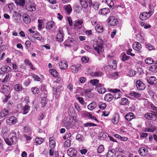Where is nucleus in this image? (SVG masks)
<instances>
[{
  "instance_id": "nucleus-1",
  "label": "nucleus",
  "mask_w": 157,
  "mask_h": 157,
  "mask_svg": "<svg viewBox=\"0 0 157 157\" xmlns=\"http://www.w3.org/2000/svg\"><path fill=\"white\" fill-rule=\"evenodd\" d=\"M16 133L15 132H11L9 136L10 139L6 138L4 140L6 143L9 145H11L13 144H14L17 140V138L16 137Z\"/></svg>"
},
{
  "instance_id": "nucleus-2",
  "label": "nucleus",
  "mask_w": 157,
  "mask_h": 157,
  "mask_svg": "<svg viewBox=\"0 0 157 157\" xmlns=\"http://www.w3.org/2000/svg\"><path fill=\"white\" fill-rule=\"evenodd\" d=\"M153 10H150L148 12H143L141 13L140 16V18L142 20H145L151 16L153 13Z\"/></svg>"
},
{
  "instance_id": "nucleus-3",
  "label": "nucleus",
  "mask_w": 157,
  "mask_h": 157,
  "mask_svg": "<svg viewBox=\"0 0 157 157\" xmlns=\"http://www.w3.org/2000/svg\"><path fill=\"white\" fill-rule=\"evenodd\" d=\"M107 22L111 26H114L118 23L117 19L113 16H110L107 19Z\"/></svg>"
},
{
  "instance_id": "nucleus-4",
  "label": "nucleus",
  "mask_w": 157,
  "mask_h": 157,
  "mask_svg": "<svg viewBox=\"0 0 157 157\" xmlns=\"http://www.w3.org/2000/svg\"><path fill=\"white\" fill-rule=\"evenodd\" d=\"M9 77V74L7 72L0 73V81L2 82H7Z\"/></svg>"
},
{
  "instance_id": "nucleus-5",
  "label": "nucleus",
  "mask_w": 157,
  "mask_h": 157,
  "mask_svg": "<svg viewBox=\"0 0 157 157\" xmlns=\"http://www.w3.org/2000/svg\"><path fill=\"white\" fill-rule=\"evenodd\" d=\"M137 89L139 90H143L145 88L144 84L140 80H137L136 83Z\"/></svg>"
},
{
  "instance_id": "nucleus-6",
  "label": "nucleus",
  "mask_w": 157,
  "mask_h": 157,
  "mask_svg": "<svg viewBox=\"0 0 157 157\" xmlns=\"http://www.w3.org/2000/svg\"><path fill=\"white\" fill-rule=\"evenodd\" d=\"M67 154L71 157H75L77 155V152L75 149L71 147L68 149Z\"/></svg>"
},
{
  "instance_id": "nucleus-7",
  "label": "nucleus",
  "mask_w": 157,
  "mask_h": 157,
  "mask_svg": "<svg viewBox=\"0 0 157 157\" xmlns=\"http://www.w3.org/2000/svg\"><path fill=\"white\" fill-rule=\"evenodd\" d=\"M63 31L61 29H59L56 37V40L58 42H62L63 40Z\"/></svg>"
},
{
  "instance_id": "nucleus-8",
  "label": "nucleus",
  "mask_w": 157,
  "mask_h": 157,
  "mask_svg": "<svg viewBox=\"0 0 157 157\" xmlns=\"http://www.w3.org/2000/svg\"><path fill=\"white\" fill-rule=\"evenodd\" d=\"M93 48L99 54H100L104 51L102 44H97L96 46L94 45L93 46Z\"/></svg>"
},
{
  "instance_id": "nucleus-9",
  "label": "nucleus",
  "mask_w": 157,
  "mask_h": 157,
  "mask_svg": "<svg viewBox=\"0 0 157 157\" xmlns=\"http://www.w3.org/2000/svg\"><path fill=\"white\" fill-rule=\"evenodd\" d=\"M132 48L134 50L139 51L140 53L141 52L140 50L142 48V46L139 42H134L132 45Z\"/></svg>"
},
{
  "instance_id": "nucleus-10",
  "label": "nucleus",
  "mask_w": 157,
  "mask_h": 157,
  "mask_svg": "<svg viewBox=\"0 0 157 157\" xmlns=\"http://www.w3.org/2000/svg\"><path fill=\"white\" fill-rule=\"evenodd\" d=\"M26 9L30 12L36 10V5L33 3H29L26 6Z\"/></svg>"
},
{
  "instance_id": "nucleus-11",
  "label": "nucleus",
  "mask_w": 157,
  "mask_h": 157,
  "mask_svg": "<svg viewBox=\"0 0 157 157\" xmlns=\"http://www.w3.org/2000/svg\"><path fill=\"white\" fill-rule=\"evenodd\" d=\"M81 68V65L80 64L72 65L70 67L71 71L74 73H77L78 71L80 70Z\"/></svg>"
},
{
  "instance_id": "nucleus-12",
  "label": "nucleus",
  "mask_w": 157,
  "mask_h": 157,
  "mask_svg": "<svg viewBox=\"0 0 157 157\" xmlns=\"http://www.w3.org/2000/svg\"><path fill=\"white\" fill-rule=\"evenodd\" d=\"M112 92L114 94L113 98H114L115 99H118L121 97V92L120 90L117 89H111Z\"/></svg>"
},
{
  "instance_id": "nucleus-13",
  "label": "nucleus",
  "mask_w": 157,
  "mask_h": 157,
  "mask_svg": "<svg viewBox=\"0 0 157 157\" xmlns=\"http://www.w3.org/2000/svg\"><path fill=\"white\" fill-rule=\"evenodd\" d=\"M96 89L97 91L100 94H103L106 91V89L101 84H98Z\"/></svg>"
},
{
  "instance_id": "nucleus-14",
  "label": "nucleus",
  "mask_w": 157,
  "mask_h": 157,
  "mask_svg": "<svg viewBox=\"0 0 157 157\" xmlns=\"http://www.w3.org/2000/svg\"><path fill=\"white\" fill-rule=\"evenodd\" d=\"M145 117L147 119L155 120L156 119V115L152 113H147L144 115Z\"/></svg>"
},
{
  "instance_id": "nucleus-15",
  "label": "nucleus",
  "mask_w": 157,
  "mask_h": 157,
  "mask_svg": "<svg viewBox=\"0 0 157 157\" xmlns=\"http://www.w3.org/2000/svg\"><path fill=\"white\" fill-rule=\"evenodd\" d=\"M147 81L148 83L151 85L157 83V79L154 76H151L148 78H147Z\"/></svg>"
},
{
  "instance_id": "nucleus-16",
  "label": "nucleus",
  "mask_w": 157,
  "mask_h": 157,
  "mask_svg": "<svg viewBox=\"0 0 157 157\" xmlns=\"http://www.w3.org/2000/svg\"><path fill=\"white\" fill-rule=\"evenodd\" d=\"M80 4L82 7L84 8H87L89 4L91 6L90 3L89 2V0H80Z\"/></svg>"
},
{
  "instance_id": "nucleus-17",
  "label": "nucleus",
  "mask_w": 157,
  "mask_h": 157,
  "mask_svg": "<svg viewBox=\"0 0 157 157\" xmlns=\"http://www.w3.org/2000/svg\"><path fill=\"white\" fill-rule=\"evenodd\" d=\"M148 150L144 147H142L139 148V153L142 156H145L147 154Z\"/></svg>"
},
{
  "instance_id": "nucleus-18",
  "label": "nucleus",
  "mask_w": 157,
  "mask_h": 157,
  "mask_svg": "<svg viewBox=\"0 0 157 157\" xmlns=\"http://www.w3.org/2000/svg\"><path fill=\"white\" fill-rule=\"evenodd\" d=\"M92 90L90 89H86L85 90L84 92L86 95L89 98H92L94 96L93 93L91 92Z\"/></svg>"
},
{
  "instance_id": "nucleus-19",
  "label": "nucleus",
  "mask_w": 157,
  "mask_h": 157,
  "mask_svg": "<svg viewBox=\"0 0 157 157\" xmlns=\"http://www.w3.org/2000/svg\"><path fill=\"white\" fill-rule=\"evenodd\" d=\"M49 146L52 148H53L56 146V142L54 138L53 137H50L49 139Z\"/></svg>"
},
{
  "instance_id": "nucleus-20",
  "label": "nucleus",
  "mask_w": 157,
  "mask_h": 157,
  "mask_svg": "<svg viewBox=\"0 0 157 157\" xmlns=\"http://www.w3.org/2000/svg\"><path fill=\"white\" fill-rule=\"evenodd\" d=\"M59 66L61 69L64 70L67 68L68 65L66 63V61L63 60L61 61V62L59 63Z\"/></svg>"
},
{
  "instance_id": "nucleus-21",
  "label": "nucleus",
  "mask_w": 157,
  "mask_h": 157,
  "mask_svg": "<svg viewBox=\"0 0 157 157\" xmlns=\"http://www.w3.org/2000/svg\"><path fill=\"white\" fill-rule=\"evenodd\" d=\"M110 12V10L108 8H104L101 9L99 11V13L102 15H105L109 13Z\"/></svg>"
},
{
  "instance_id": "nucleus-22",
  "label": "nucleus",
  "mask_w": 157,
  "mask_h": 157,
  "mask_svg": "<svg viewBox=\"0 0 157 157\" xmlns=\"http://www.w3.org/2000/svg\"><path fill=\"white\" fill-rule=\"evenodd\" d=\"M116 151L114 149H112L109 151L107 155V157H115L116 155Z\"/></svg>"
},
{
  "instance_id": "nucleus-23",
  "label": "nucleus",
  "mask_w": 157,
  "mask_h": 157,
  "mask_svg": "<svg viewBox=\"0 0 157 157\" xmlns=\"http://www.w3.org/2000/svg\"><path fill=\"white\" fill-rule=\"evenodd\" d=\"M8 121H9V124H14L16 123L17 119L15 117L13 116H12L9 118L8 119Z\"/></svg>"
},
{
  "instance_id": "nucleus-24",
  "label": "nucleus",
  "mask_w": 157,
  "mask_h": 157,
  "mask_svg": "<svg viewBox=\"0 0 157 157\" xmlns=\"http://www.w3.org/2000/svg\"><path fill=\"white\" fill-rule=\"evenodd\" d=\"M23 20L26 24H28L30 22V19L29 15L27 14H25L23 16Z\"/></svg>"
},
{
  "instance_id": "nucleus-25",
  "label": "nucleus",
  "mask_w": 157,
  "mask_h": 157,
  "mask_svg": "<svg viewBox=\"0 0 157 157\" xmlns=\"http://www.w3.org/2000/svg\"><path fill=\"white\" fill-rule=\"evenodd\" d=\"M113 98V96L111 94L109 93L105 95L104 99L106 101H110L112 100Z\"/></svg>"
},
{
  "instance_id": "nucleus-26",
  "label": "nucleus",
  "mask_w": 157,
  "mask_h": 157,
  "mask_svg": "<svg viewBox=\"0 0 157 157\" xmlns=\"http://www.w3.org/2000/svg\"><path fill=\"white\" fill-rule=\"evenodd\" d=\"M14 90L17 91H20L22 90L23 87L21 84L20 83L16 84L14 87Z\"/></svg>"
},
{
  "instance_id": "nucleus-27",
  "label": "nucleus",
  "mask_w": 157,
  "mask_h": 157,
  "mask_svg": "<svg viewBox=\"0 0 157 157\" xmlns=\"http://www.w3.org/2000/svg\"><path fill=\"white\" fill-rule=\"evenodd\" d=\"M9 113V111L8 110L4 109L2 110L0 113V119H1L7 115Z\"/></svg>"
},
{
  "instance_id": "nucleus-28",
  "label": "nucleus",
  "mask_w": 157,
  "mask_h": 157,
  "mask_svg": "<svg viewBox=\"0 0 157 157\" xmlns=\"http://www.w3.org/2000/svg\"><path fill=\"white\" fill-rule=\"evenodd\" d=\"M64 10L67 12L69 14L72 10V9L71 5L69 4L65 5L63 6Z\"/></svg>"
},
{
  "instance_id": "nucleus-29",
  "label": "nucleus",
  "mask_w": 157,
  "mask_h": 157,
  "mask_svg": "<svg viewBox=\"0 0 157 157\" xmlns=\"http://www.w3.org/2000/svg\"><path fill=\"white\" fill-rule=\"evenodd\" d=\"M103 75V73L100 71H95L90 73V75L92 76L101 77Z\"/></svg>"
},
{
  "instance_id": "nucleus-30",
  "label": "nucleus",
  "mask_w": 157,
  "mask_h": 157,
  "mask_svg": "<svg viewBox=\"0 0 157 157\" xmlns=\"http://www.w3.org/2000/svg\"><path fill=\"white\" fill-rule=\"evenodd\" d=\"M129 95L130 96H133L136 98H140L141 96L140 94L135 91H131L129 93Z\"/></svg>"
},
{
  "instance_id": "nucleus-31",
  "label": "nucleus",
  "mask_w": 157,
  "mask_h": 157,
  "mask_svg": "<svg viewBox=\"0 0 157 157\" xmlns=\"http://www.w3.org/2000/svg\"><path fill=\"white\" fill-rule=\"evenodd\" d=\"M119 115L118 114H115L112 120V122L114 124H117L118 122Z\"/></svg>"
},
{
  "instance_id": "nucleus-32",
  "label": "nucleus",
  "mask_w": 157,
  "mask_h": 157,
  "mask_svg": "<svg viewBox=\"0 0 157 157\" xmlns=\"http://www.w3.org/2000/svg\"><path fill=\"white\" fill-rule=\"evenodd\" d=\"M149 70L154 73L157 72V63L153 64L149 67Z\"/></svg>"
},
{
  "instance_id": "nucleus-33",
  "label": "nucleus",
  "mask_w": 157,
  "mask_h": 157,
  "mask_svg": "<svg viewBox=\"0 0 157 157\" xmlns=\"http://www.w3.org/2000/svg\"><path fill=\"white\" fill-rule=\"evenodd\" d=\"M125 118L127 120L130 121L134 118V114L132 113H128L125 115Z\"/></svg>"
},
{
  "instance_id": "nucleus-34",
  "label": "nucleus",
  "mask_w": 157,
  "mask_h": 157,
  "mask_svg": "<svg viewBox=\"0 0 157 157\" xmlns=\"http://www.w3.org/2000/svg\"><path fill=\"white\" fill-rule=\"evenodd\" d=\"M30 108V106L28 105L24 106L22 109L23 110V113L24 114H27Z\"/></svg>"
},
{
  "instance_id": "nucleus-35",
  "label": "nucleus",
  "mask_w": 157,
  "mask_h": 157,
  "mask_svg": "<svg viewBox=\"0 0 157 157\" xmlns=\"http://www.w3.org/2000/svg\"><path fill=\"white\" fill-rule=\"evenodd\" d=\"M50 73L54 77H57L58 73L57 71L54 69H51L49 71Z\"/></svg>"
},
{
  "instance_id": "nucleus-36",
  "label": "nucleus",
  "mask_w": 157,
  "mask_h": 157,
  "mask_svg": "<svg viewBox=\"0 0 157 157\" xmlns=\"http://www.w3.org/2000/svg\"><path fill=\"white\" fill-rule=\"evenodd\" d=\"M47 102V100L45 96L43 97L41 100V107H44L46 105Z\"/></svg>"
},
{
  "instance_id": "nucleus-37",
  "label": "nucleus",
  "mask_w": 157,
  "mask_h": 157,
  "mask_svg": "<svg viewBox=\"0 0 157 157\" xmlns=\"http://www.w3.org/2000/svg\"><path fill=\"white\" fill-rule=\"evenodd\" d=\"M96 102H92L88 105L87 108L89 109L92 110L96 107Z\"/></svg>"
},
{
  "instance_id": "nucleus-38",
  "label": "nucleus",
  "mask_w": 157,
  "mask_h": 157,
  "mask_svg": "<svg viewBox=\"0 0 157 157\" xmlns=\"http://www.w3.org/2000/svg\"><path fill=\"white\" fill-rule=\"evenodd\" d=\"M54 93L56 95V98H57L59 97L60 94V90L59 88L58 87L57 88H54Z\"/></svg>"
},
{
  "instance_id": "nucleus-39",
  "label": "nucleus",
  "mask_w": 157,
  "mask_h": 157,
  "mask_svg": "<svg viewBox=\"0 0 157 157\" xmlns=\"http://www.w3.org/2000/svg\"><path fill=\"white\" fill-rule=\"evenodd\" d=\"M25 64L30 66L31 68L33 70H34L35 68L33 67V65L31 62L29 61L28 59H25L24 61Z\"/></svg>"
},
{
  "instance_id": "nucleus-40",
  "label": "nucleus",
  "mask_w": 157,
  "mask_h": 157,
  "mask_svg": "<svg viewBox=\"0 0 157 157\" xmlns=\"http://www.w3.org/2000/svg\"><path fill=\"white\" fill-rule=\"evenodd\" d=\"M106 2L111 9L114 8L113 3L111 0H106Z\"/></svg>"
},
{
  "instance_id": "nucleus-41",
  "label": "nucleus",
  "mask_w": 157,
  "mask_h": 157,
  "mask_svg": "<svg viewBox=\"0 0 157 157\" xmlns=\"http://www.w3.org/2000/svg\"><path fill=\"white\" fill-rule=\"evenodd\" d=\"M55 25L54 23L53 22H48L46 26V29H50L54 26Z\"/></svg>"
},
{
  "instance_id": "nucleus-42",
  "label": "nucleus",
  "mask_w": 157,
  "mask_h": 157,
  "mask_svg": "<svg viewBox=\"0 0 157 157\" xmlns=\"http://www.w3.org/2000/svg\"><path fill=\"white\" fill-rule=\"evenodd\" d=\"M96 31L99 33H102L103 31V28L102 26L99 25H97L95 28Z\"/></svg>"
},
{
  "instance_id": "nucleus-43",
  "label": "nucleus",
  "mask_w": 157,
  "mask_h": 157,
  "mask_svg": "<svg viewBox=\"0 0 157 157\" xmlns=\"http://www.w3.org/2000/svg\"><path fill=\"white\" fill-rule=\"evenodd\" d=\"M121 60L123 61L128 60L130 57L129 56H127L124 53L121 54Z\"/></svg>"
},
{
  "instance_id": "nucleus-44",
  "label": "nucleus",
  "mask_w": 157,
  "mask_h": 157,
  "mask_svg": "<svg viewBox=\"0 0 157 157\" xmlns=\"http://www.w3.org/2000/svg\"><path fill=\"white\" fill-rule=\"evenodd\" d=\"M128 103V100L125 98H122L120 102V104L121 105H125Z\"/></svg>"
},
{
  "instance_id": "nucleus-45",
  "label": "nucleus",
  "mask_w": 157,
  "mask_h": 157,
  "mask_svg": "<svg viewBox=\"0 0 157 157\" xmlns=\"http://www.w3.org/2000/svg\"><path fill=\"white\" fill-rule=\"evenodd\" d=\"M90 5L91 6H92L95 10H97L98 8L99 4L98 2H94L92 4L91 2Z\"/></svg>"
},
{
  "instance_id": "nucleus-46",
  "label": "nucleus",
  "mask_w": 157,
  "mask_h": 157,
  "mask_svg": "<svg viewBox=\"0 0 157 157\" xmlns=\"http://www.w3.org/2000/svg\"><path fill=\"white\" fill-rule=\"evenodd\" d=\"M8 86L6 85H3L0 89V91L3 93H6L8 91L7 88Z\"/></svg>"
},
{
  "instance_id": "nucleus-47",
  "label": "nucleus",
  "mask_w": 157,
  "mask_h": 157,
  "mask_svg": "<svg viewBox=\"0 0 157 157\" xmlns=\"http://www.w3.org/2000/svg\"><path fill=\"white\" fill-rule=\"evenodd\" d=\"M43 141V139L41 138H36L35 139V142L36 143V144H40L42 141Z\"/></svg>"
},
{
  "instance_id": "nucleus-48",
  "label": "nucleus",
  "mask_w": 157,
  "mask_h": 157,
  "mask_svg": "<svg viewBox=\"0 0 157 157\" xmlns=\"http://www.w3.org/2000/svg\"><path fill=\"white\" fill-rule=\"evenodd\" d=\"M146 126L150 128H155L153 127V122L147 121L146 123Z\"/></svg>"
},
{
  "instance_id": "nucleus-49",
  "label": "nucleus",
  "mask_w": 157,
  "mask_h": 157,
  "mask_svg": "<svg viewBox=\"0 0 157 157\" xmlns=\"http://www.w3.org/2000/svg\"><path fill=\"white\" fill-rule=\"evenodd\" d=\"M106 105L105 103L102 102H100L98 104V106L99 108L101 109H105L106 107Z\"/></svg>"
},
{
  "instance_id": "nucleus-50",
  "label": "nucleus",
  "mask_w": 157,
  "mask_h": 157,
  "mask_svg": "<svg viewBox=\"0 0 157 157\" xmlns=\"http://www.w3.org/2000/svg\"><path fill=\"white\" fill-rule=\"evenodd\" d=\"M145 62L146 64H151L153 62V60L151 58H148L145 59Z\"/></svg>"
},
{
  "instance_id": "nucleus-51",
  "label": "nucleus",
  "mask_w": 157,
  "mask_h": 157,
  "mask_svg": "<svg viewBox=\"0 0 157 157\" xmlns=\"http://www.w3.org/2000/svg\"><path fill=\"white\" fill-rule=\"evenodd\" d=\"M71 141L69 140H67L65 141L64 146V147H68L71 146Z\"/></svg>"
},
{
  "instance_id": "nucleus-52",
  "label": "nucleus",
  "mask_w": 157,
  "mask_h": 157,
  "mask_svg": "<svg viewBox=\"0 0 157 157\" xmlns=\"http://www.w3.org/2000/svg\"><path fill=\"white\" fill-rule=\"evenodd\" d=\"M104 147L103 145H100L98 148L97 151L98 153H101L104 151Z\"/></svg>"
},
{
  "instance_id": "nucleus-53",
  "label": "nucleus",
  "mask_w": 157,
  "mask_h": 157,
  "mask_svg": "<svg viewBox=\"0 0 157 157\" xmlns=\"http://www.w3.org/2000/svg\"><path fill=\"white\" fill-rule=\"evenodd\" d=\"M136 72L133 70H131L129 71L128 73V75L131 77H132L135 75Z\"/></svg>"
},
{
  "instance_id": "nucleus-54",
  "label": "nucleus",
  "mask_w": 157,
  "mask_h": 157,
  "mask_svg": "<svg viewBox=\"0 0 157 157\" xmlns=\"http://www.w3.org/2000/svg\"><path fill=\"white\" fill-rule=\"evenodd\" d=\"M90 83L93 86H97L98 82V80L97 79L91 80L90 81Z\"/></svg>"
},
{
  "instance_id": "nucleus-55",
  "label": "nucleus",
  "mask_w": 157,
  "mask_h": 157,
  "mask_svg": "<svg viewBox=\"0 0 157 157\" xmlns=\"http://www.w3.org/2000/svg\"><path fill=\"white\" fill-rule=\"evenodd\" d=\"M32 90L34 94H37L39 92V89L36 87H33L32 89Z\"/></svg>"
},
{
  "instance_id": "nucleus-56",
  "label": "nucleus",
  "mask_w": 157,
  "mask_h": 157,
  "mask_svg": "<svg viewBox=\"0 0 157 157\" xmlns=\"http://www.w3.org/2000/svg\"><path fill=\"white\" fill-rule=\"evenodd\" d=\"M21 16V14L19 13H18L16 11L13 12V17L15 19H17V17H20Z\"/></svg>"
},
{
  "instance_id": "nucleus-57",
  "label": "nucleus",
  "mask_w": 157,
  "mask_h": 157,
  "mask_svg": "<svg viewBox=\"0 0 157 157\" xmlns=\"http://www.w3.org/2000/svg\"><path fill=\"white\" fill-rule=\"evenodd\" d=\"M15 3L19 4L21 6H23L25 4V1L24 0H18V1H16Z\"/></svg>"
},
{
  "instance_id": "nucleus-58",
  "label": "nucleus",
  "mask_w": 157,
  "mask_h": 157,
  "mask_svg": "<svg viewBox=\"0 0 157 157\" xmlns=\"http://www.w3.org/2000/svg\"><path fill=\"white\" fill-rule=\"evenodd\" d=\"M39 24L38 25V27L39 29L40 30L42 28L43 21L42 20L39 19L38 21Z\"/></svg>"
},
{
  "instance_id": "nucleus-59",
  "label": "nucleus",
  "mask_w": 157,
  "mask_h": 157,
  "mask_svg": "<svg viewBox=\"0 0 157 157\" xmlns=\"http://www.w3.org/2000/svg\"><path fill=\"white\" fill-rule=\"evenodd\" d=\"M89 58L86 56H83L82 57L81 60L82 62L84 63H86L88 62L89 60Z\"/></svg>"
},
{
  "instance_id": "nucleus-60",
  "label": "nucleus",
  "mask_w": 157,
  "mask_h": 157,
  "mask_svg": "<svg viewBox=\"0 0 157 157\" xmlns=\"http://www.w3.org/2000/svg\"><path fill=\"white\" fill-rule=\"evenodd\" d=\"M83 138V136L80 134H78L76 137V139L79 141H81Z\"/></svg>"
},
{
  "instance_id": "nucleus-61",
  "label": "nucleus",
  "mask_w": 157,
  "mask_h": 157,
  "mask_svg": "<svg viewBox=\"0 0 157 157\" xmlns=\"http://www.w3.org/2000/svg\"><path fill=\"white\" fill-rule=\"evenodd\" d=\"M155 130V128H149L147 127L144 129V131L145 132H153Z\"/></svg>"
},
{
  "instance_id": "nucleus-62",
  "label": "nucleus",
  "mask_w": 157,
  "mask_h": 157,
  "mask_svg": "<svg viewBox=\"0 0 157 157\" xmlns=\"http://www.w3.org/2000/svg\"><path fill=\"white\" fill-rule=\"evenodd\" d=\"M146 47L147 48L150 50L153 49V47L152 45L150 44H148L146 45Z\"/></svg>"
},
{
  "instance_id": "nucleus-63",
  "label": "nucleus",
  "mask_w": 157,
  "mask_h": 157,
  "mask_svg": "<svg viewBox=\"0 0 157 157\" xmlns=\"http://www.w3.org/2000/svg\"><path fill=\"white\" fill-rule=\"evenodd\" d=\"M127 54L128 55H130L132 56H134L135 55V54H132L131 53L132 52V50L131 49H129L127 50Z\"/></svg>"
},
{
  "instance_id": "nucleus-64",
  "label": "nucleus",
  "mask_w": 157,
  "mask_h": 157,
  "mask_svg": "<svg viewBox=\"0 0 157 157\" xmlns=\"http://www.w3.org/2000/svg\"><path fill=\"white\" fill-rule=\"evenodd\" d=\"M150 106L152 110L155 111L156 112H157V107L152 104H151Z\"/></svg>"
}]
</instances>
